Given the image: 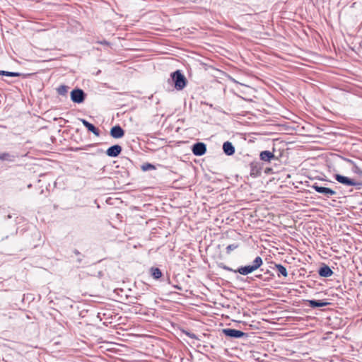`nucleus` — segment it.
<instances>
[{
  "instance_id": "obj_1",
  "label": "nucleus",
  "mask_w": 362,
  "mask_h": 362,
  "mask_svg": "<svg viewBox=\"0 0 362 362\" xmlns=\"http://www.w3.org/2000/svg\"><path fill=\"white\" fill-rule=\"evenodd\" d=\"M187 78L180 70H176L170 74L168 83L173 85L177 90H183L187 86Z\"/></svg>"
},
{
  "instance_id": "obj_2",
  "label": "nucleus",
  "mask_w": 362,
  "mask_h": 362,
  "mask_svg": "<svg viewBox=\"0 0 362 362\" xmlns=\"http://www.w3.org/2000/svg\"><path fill=\"white\" fill-rule=\"evenodd\" d=\"M70 96L72 102L81 104L84 102L86 97V94L82 89L74 88L71 90Z\"/></svg>"
},
{
  "instance_id": "obj_3",
  "label": "nucleus",
  "mask_w": 362,
  "mask_h": 362,
  "mask_svg": "<svg viewBox=\"0 0 362 362\" xmlns=\"http://www.w3.org/2000/svg\"><path fill=\"white\" fill-rule=\"evenodd\" d=\"M317 192L323 194L326 198H329L337 194V192L326 187L318 185L317 183L313 184L311 186Z\"/></svg>"
},
{
  "instance_id": "obj_4",
  "label": "nucleus",
  "mask_w": 362,
  "mask_h": 362,
  "mask_svg": "<svg viewBox=\"0 0 362 362\" xmlns=\"http://www.w3.org/2000/svg\"><path fill=\"white\" fill-rule=\"evenodd\" d=\"M222 332L225 336L232 339H238L244 336L247 337V333L235 329L226 328L222 330Z\"/></svg>"
},
{
  "instance_id": "obj_5",
  "label": "nucleus",
  "mask_w": 362,
  "mask_h": 362,
  "mask_svg": "<svg viewBox=\"0 0 362 362\" xmlns=\"http://www.w3.org/2000/svg\"><path fill=\"white\" fill-rule=\"evenodd\" d=\"M192 151L194 156H202L206 152V145L203 142H197L192 146Z\"/></svg>"
},
{
  "instance_id": "obj_6",
  "label": "nucleus",
  "mask_w": 362,
  "mask_h": 362,
  "mask_svg": "<svg viewBox=\"0 0 362 362\" xmlns=\"http://www.w3.org/2000/svg\"><path fill=\"white\" fill-rule=\"evenodd\" d=\"M334 178L337 182H339V183L343 184L346 186H352V185H358V182H355L354 180H352L348 177L339 175V174H335Z\"/></svg>"
},
{
  "instance_id": "obj_7",
  "label": "nucleus",
  "mask_w": 362,
  "mask_h": 362,
  "mask_svg": "<svg viewBox=\"0 0 362 362\" xmlns=\"http://www.w3.org/2000/svg\"><path fill=\"white\" fill-rule=\"evenodd\" d=\"M122 146L119 144H115L109 147L106 151V154L109 157L115 158L117 157L122 152Z\"/></svg>"
},
{
  "instance_id": "obj_8",
  "label": "nucleus",
  "mask_w": 362,
  "mask_h": 362,
  "mask_svg": "<svg viewBox=\"0 0 362 362\" xmlns=\"http://www.w3.org/2000/svg\"><path fill=\"white\" fill-rule=\"evenodd\" d=\"M262 170V164L258 161L250 163V176H257L261 174Z\"/></svg>"
},
{
  "instance_id": "obj_9",
  "label": "nucleus",
  "mask_w": 362,
  "mask_h": 362,
  "mask_svg": "<svg viewBox=\"0 0 362 362\" xmlns=\"http://www.w3.org/2000/svg\"><path fill=\"white\" fill-rule=\"evenodd\" d=\"M110 134L114 139H120L124 136V130L117 124L111 128Z\"/></svg>"
},
{
  "instance_id": "obj_10",
  "label": "nucleus",
  "mask_w": 362,
  "mask_h": 362,
  "mask_svg": "<svg viewBox=\"0 0 362 362\" xmlns=\"http://www.w3.org/2000/svg\"><path fill=\"white\" fill-rule=\"evenodd\" d=\"M80 121L82 122L83 126L88 129V132H92L94 135L97 136H100V130L95 125L88 122L85 119H80Z\"/></svg>"
},
{
  "instance_id": "obj_11",
  "label": "nucleus",
  "mask_w": 362,
  "mask_h": 362,
  "mask_svg": "<svg viewBox=\"0 0 362 362\" xmlns=\"http://www.w3.org/2000/svg\"><path fill=\"white\" fill-rule=\"evenodd\" d=\"M260 160L263 162L270 163L272 160L276 159L274 152L269 151H263L259 153Z\"/></svg>"
},
{
  "instance_id": "obj_12",
  "label": "nucleus",
  "mask_w": 362,
  "mask_h": 362,
  "mask_svg": "<svg viewBox=\"0 0 362 362\" xmlns=\"http://www.w3.org/2000/svg\"><path fill=\"white\" fill-rule=\"evenodd\" d=\"M318 274L322 277H329L333 274V272L329 266L324 264L319 269Z\"/></svg>"
},
{
  "instance_id": "obj_13",
  "label": "nucleus",
  "mask_w": 362,
  "mask_h": 362,
  "mask_svg": "<svg viewBox=\"0 0 362 362\" xmlns=\"http://www.w3.org/2000/svg\"><path fill=\"white\" fill-rule=\"evenodd\" d=\"M223 150L226 155L232 156L235 153V147L230 141H226L223 144Z\"/></svg>"
},
{
  "instance_id": "obj_14",
  "label": "nucleus",
  "mask_w": 362,
  "mask_h": 362,
  "mask_svg": "<svg viewBox=\"0 0 362 362\" xmlns=\"http://www.w3.org/2000/svg\"><path fill=\"white\" fill-rule=\"evenodd\" d=\"M262 259L259 256L256 257L250 264V274L258 269L262 265Z\"/></svg>"
},
{
  "instance_id": "obj_15",
  "label": "nucleus",
  "mask_w": 362,
  "mask_h": 362,
  "mask_svg": "<svg viewBox=\"0 0 362 362\" xmlns=\"http://www.w3.org/2000/svg\"><path fill=\"white\" fill-rule=\"evenodd\" d=\"M308 302L309 306L313 308L324 307L330 304V303L329 302L322 301L320 300H308Z\"/></svg>"
},
{
  "instance_id": "obj_16",
  "label": "nucleus",
  "mask_w": 362,
  "mask_h": 362,
  "mask_svg": "<svg viewBox=\"0 0 362 362\" xmlns=\"http://www.w3.org/2000/svg\"><path fill=\"white\" fill-rule=\"evenodd\" d=\"M344 160L352 165L351 170L353 173L358 175L359 176H362V170L357 165V164L352 160L349 158H344Z\"/></svg>"
},
{
  "instance_id": "obj_17",
  "label": "nucleus",
  "mask_w": 362,
  "mask_h": 362,
  "mask_svg": "<svg viewBox=\"0 0 362 362\" xmlns=\"http://www.w3.org/2000/svg\"><path fill=\"white\" fill-rule=\"evenodd\" d=\"M274 267L277 272L278 276H283L286 277L288 276L286 268L284 266L280 264H275Z\"/></svg>"
},
{
  "instance_id": "obj_18",
  "label": "nucleus",
  "mask_w": 362,
  "mask_h": 362,
  "mask_svg": "<svg viewBox=\"0 0 362 362\" xmlns=\"http://www.w3.org/2000/svg\"><path fill=\"white\" fill-rule=\"evenodd\" d=\"M16 156L13 154H11L8 152H4L0 153V160L2 161H8V162H13L15 160Z\"/></svg>"
},
{
  "instance_id": "obj_19",
  "label": "nucleus",
  "mask_w": 362,
  "mask_h": 362,
  "mask_svg": "<svg viewBox=\"0 0 362 362\" xmlns=\"http://www.w3.org/2000/svg\"><path fill=\"white\" fill-rule=\"evenodd\" d=\"M261 272H264L263 274H259V273H257V274H254L253 276H250V280L251 279H255V278H258V279H262L264 281L268 279L269 277V276H264L266 275H269V272L268 269H266L264 271V269L263 268H262L260 269Z\"/></svg>"
},
{
  "instance_id": "obj_20",
  "label": "nucleus",
  "mask_w": 362,
  "mask_h": 362,
  "mask_svg": "<svg viewBox=\"0 0 362 362\" xmlns=\"http://www.w3.org/2000/svg\"><path fill=\"white\" fill-rule=\"evenodd\" d=\"M150 274L151 276L156 280H158L160 278H161L163 275V273L159 268L153 267L150 269Z\"/></svg>"
},
{
  "instance_id": "obj_21",
  "label": "nucleus",
  "mask_w": 362,
  "mask_h": 362,
  "mask_svg": "<svg viewBox=\"0 0 362 362\" xmlns=\"http://www.w3.org/2000/svg\"><path fill=\"white\" fill-rule=\"evenodd\" d=\"M262 356L265 357L266 355L255 352L254 350H250V360L253 358L255 361H262L264 359L262 358Z\"/></svg>"
},
{
  "instance_id": "obj_22",
  "label": "nucleus",
  "mask_w": 362,
  "mask_h": 362,
  "mask_svg": "<svg viewBox=\"0 0 362 362\" xmlns=\"http://www.w3.org/2000/svg\"><path fill=\"white\" fill-rule=\"evenodd\" d=\"M73 252L74 253V255L76 256V262H77V264H78L79 265L80 264H82L83 263V259H84V257L85 256L83 255H82L78 250L76 249H74Z\"/></svg>"
},
{
  "instance_id": "obj_23",
  "label": "nucleus",
  "mask_w": 362,
  "mask_h": 362,
  "mask_svg": "<svg viewBox=\"0 0 362 362\" xmlns=\"http://www.w3.org/2000/svg\"><path fill=\"white\" fill-rule=\"evenodd\" d=\"M0 75L10 76V77H18V76H21L22 74L19 72H13V71H7L0 70Z\"/></svg>"
},
{
  "instance_id": "obj_24",
  "label": "nucleus",
  "mask_w": 362,
  "mask_h": 362,
  "mask_svg": "<svg viewBox=\"0 0 362 362\" xmlns=\"http://www.w3.org/2000/svg\"><path fill=\"white\" fill-rule=\"evenodd\" d=\"M57 90L59 95H65L68 91V86L65 85H61L57 88Z\"/></svg>"
},
{
  "instance_id": "obj_25",
  "label": "nucleus",
  "mask_w": 362,
  "mask_h": 362,
  "mask_svg": "<svg viewBox=\"0 0 362 362\" xmlns=\"http://www.w3.org/2000/svg\"><path fill=\"white\" fill-rule=\"evenodd\" d=\"M235 272H238L242 275H247L249 274V265H245L238 269Z\"/></svg>"
},
{
  "instance_id": "obj_26",
  "label": "nucleus",
  "mask_w": 362,
  "mask_h": 362,
  "mask_svg": "<svg viewBox=\"0 0 362 362\" xmlns=\"http://www.w3.org/2000/svg\"><path fill=\"white\" fill-rule=\"evenodd\" d=\"M141 168L143 171H147L151 170H155L156 167L151 163H146L141 165Z\"/></svg>"
},
{
  "instance_id": "obj_27",
  "label": "nucleus",
  "mask_w": 362,
  "mask_h": 362,
  "mask_svg": "<svg viewBox=\"0 0 362 362\" xmlns=\"http://www.w3.org/2000/svg\"><path fill=\"white\" fill-rule=\"evenodd\" d=\"M238 247V245L236 243H233L226 247V252L227 254H230L231 251Z\"/></svg>"
},
{
  "instance_id": "obj_28",
  "label": "nucleus",
  "mask_w": 362,
  "mask_h": 362,
  "mask_svg": "<svg viewBox=\"0 0 362 362\" xmlns=\"http://www.w3.org/2000/svg\"><path fill=\"white\" fill-rule=\"evenodd\" d=\"M185 334H186V336H187L188 337H189L191 339H199V338L197 337V336L194 333H192V332H185Z\"/></svg>"
},
{
  "instance_id": "obj_29",
  "label": "nucleus",
  "mask_w": 362,
  "mask_h": 362,
  "mask_svg": "<svg viewBox=\"0 0 362 362\" xmlns=\"http://www.w3.org/2000/svg\"><path fill=\"white\" fill-rule=\"evenodd\" d=\"M258 342V337L256 335H251L250 334V345L255 344V343Z\"/></svg>"
},
{
  "instance_id": "obj_30",
  "label": "nucleus",
  "mask_w": 362,
  "mask_h": 362,
  "mask_svg": "<svg viewBox=\"0 0 362 362\" xmlns=\"http://www.w3.org/2000/svg\"><path fill=\"white\" fill-rule=\"evenodd\" d=\"M257 134L255 133L250 132V143L254 142L255 140L257 139L255 137L253 136H257Z\"/></svg>"
},
{
  "instance_id": "obj_31",
  "label": "nucleus",
  "mask_w": 362,
  "mask_h": 362,
  "mask_svg": "<svg viewBox=\"0 0 362 362\" xmlns=\"http://www.w3.org/2000/svg\"><path fill=\"white\" fill-rule=\"evenodd\" d=\"M358 185H356V186L357 187V189H361V186H362V183L361 182H358Z\"/></svg>"
},
{
  "instance_id": "obj_32",
  "label": "nucleus",
  "mask_w": 362,
  "mask_h": 362,
  "mask_svg": "<svg viewBox=\"0 0 362 362\" xmlns=\"http://www.w3.org/2000/svg\"><path fill=\"white\" fill-rule=\"evenodd\" d=\"M174 287H175V288H176L177 289L180 290V291H181V290H182V287H181V286H178V285L175 286Z\"/></svg>"
},
{
  "instance_id": "obj_33",
  "label": "nucleus",
  "mask_w": 362,
  "mask_h": 362,
  "mask_svg": "<svg viewBox=\"0 0 362 362\" xmlns=\"http://www.w3.org/2000/svg\"><path fill=\"white\" fill-rule=\"evenodd\" d=\"M224 269H225L226 270H228V271H232V269H231L230 268H229V267H226H226H224Z\"/></svg>"
},
{
  "instance_id": "obj_34",
  "label": "nucleus",
  "mask_w": 362,
  "mask_h": 362,
  "mask_svg": "<svg viewBox=\"0 0 362 362\" xmlns=\"http://www.w3.org/2000/svg\"><path fill=\"white\" fill-rule=\"evenodd\" d=\"M31 186H32L31 184H30L28 185V187H31Z\"/></svg>"
}]
</instances>
